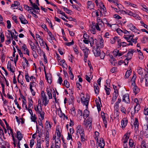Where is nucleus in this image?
I'll return each instance as SVG.
<instances>
[{
	"label": "nucleus",
	"instance_id": "dca6fc26",
	"mask_svg": "<svg viewBox=\"0 0 148 148\" xmlns=\"http://www.w3.org/2000/svg\"><path fill=\"white\" fill-rule=\"evenodd\" d=\"M34 109L37 114L42 110V106L41 104L40 105L39 103L36 106V107H35Z\"/></svg>",
	"mask_w": 148,
	"mask_h": 148
},
{
	"label": "nucleus",
	"instance_id": "a18cd8bd",
	"mask_svg": "<svg viewBox=\"0 0 148 148\" xmlns=\"http://www.w3.org/2000/svg\"><path fill=\"white\" fill-rule=\"evenodd\" d=\"M31 119L32 121L36 122V124H37V122L36 121V119L37 118L36 116V115L35 114L31 115Z\"/></svg>",
	"mask_w": 148,
	"mask_h": 148
},
{
	"label": "nucleus",
	"instance_id": "774afa93",
	"mask_svg": "<svg viewBox=\"0 0 148 148\" xmlns=\"http://www.w3.org/2000/svg\"><path fill=\"white\" fill-rule=\"evenodd\" d=\"M144 113L145 115H148V108L145 107L144 110Z\"/></svg>",
	"mask_w": 148,
	"mask_h": 148
},
{
	"label": "nucleus",
	"instance_id": "9d476101",
	"mask_svg": "<svg viewBox=\"0 0 148 148\" xmlns=\"http://www.w3.org/2000/svg\"><path fill=\"white\" fill-rule=\"evenodd\" d=\"M21 49L24 54H26L28 56H29V51L27 49V45L25 44H23L21 47Z\"/></svg>",
	"mask_w": 148,
	"mask_h": 148
},
{
	"label": "nucleus",
	"instance_id": "7c9ffc66",
	"mask_svg": "<svg viewBox=\"0 0 148 148\" xmlns=\"http://www.w3.org/2000/svg\"><path fill=\"white\" fill-rule=\"evenodd\" d=\"M143 134L146 138L148 137V127L147 126L145 129H143Z\"/></svg>",
	"mask_w": 148,
	"mask_h": 148
},
{
	"label": "nucleus",
	"instance_id": "6ab92c4d",
	"mask_svg": "<svg viewBox=\"0 0 148 148\" xmlns=\"http://www.w3.org/2000/svg\"><path fill=\"white\" fill-rule=\"evenodd\" d=\"M19 19L21 22L23 24H26L28 23L27 20L24 18V16L22 15L19 17Z\"/></svg>",
	"mask_w": 148,
	"mask_h": 148
},
{
	"label": "nucleus",
	"instance_id": "e433bc0d",
	"mask_svg": "<svg viewBox=\"0 0 148 148\" xmlns=\"http://www.w3.org/2000/svg\"><path fill=\"white\" fill-rule=\"evenodd\" d=\"M132 72V71L131 70L127 71L125 75V77L126 78H128L129 76L130 75Z\"/></svg>",
	"mask_w": 148,
	"mask_h": 148
},
{
	"label": "nucleus",
	"instance_id": "f3484780",
	"mask_svg": "<svg viewBox=\"0 0 148 148\" xmlns=\"http://www.w3.org/2000/svg\"><path fill=\"white\" fill-rule=\"evenodd\" d=\"M29 43L30 46V47L32 50L36 53V50L35 48V45L34 43L32 41H29Z\"/></svg>",
	"mask_w": 148,
	"mask_h": 148
},
{
	"label": "nucleus",
	"instance_id": "f03ea898",
	"mask_svg": "<svg viewBox=\"0 0 148 148\" xmlns=\"http://www.w3.org/2000/svg\"><path fill=\"white\" fill-rule=\"evenodd\" d=\"M84 95V94L83 93H82L80 95L81 97V101L83 104L85 105L86 106V108H88V105L89 102V101L87 98L85 97Z\"/></svg>",
	"mask_w": 148,
	"mask_h": 148
},
{
	"label": "nucleus",
	"instance_id": "f257e3e1",
	"mask_svg": "<svg viewBox=\"0 0 148 148\" xmlns=\"http://www.w3.org/2000/svg\"><path fill=\"white\" fill-rule=\"evenodd\" d=\"M97 23L96 25L97 27L96 29L99 31L103 30L105 26L104 24L102 22V20L99 17L97 19Z\"/></svg>",
	"mask_w": 148,
	"mask_h": 148
},
{
	"label": "nucleus",
	"instance_id": "a211bd4d",
	"mask_svg": "<svg viewBox=\"0 0 148 148\" xmlns=\"http://www.w3.org/2000/svg\"><path fill=\"white\" fill-rule=\"evenodd\" d=\"M133 125L134 126L135 130H137L138 129L139 125V123L137 118H135V121Z\"/></svg>",
	"mask_w": 148,
	"mask_h": 148
},
{
	"label": "nucleus",
	"instance_id": "4be33fe9",
	"mask_svg": "<svg viewBox=\"0 0 148 148\" xmlns=\"http://www.w3.org/2000/svg\"><path fill=\"white\" fill-rule=\"evenodd\" d=\"M99 146L101 147V148H104L105 145V143L103 139L102 138L100 139V143H99Z\"/></svg>",
	"mask_w": 148,
	"mask_h": 148
},
{
	"label": "nucleus",
	"instance_id": "a19ab883",
	"mask_svg": "<svg viewBox=\"0 0 148 148\" xmlns=\"http://www.w3.org/2000/svg\"><path fill=\"white\" fill-rule=\"evenodd\" d=\"M38 114L39 115V116L41 117V119L42 120H43L45 116V112L43 111H40V112H39L38 113Z\"/></svg>",
	"mask_w": 148,
	"mask_h": 148
},
{
	"label": "nucleus",
	"instance_id": "20e7f679",
	"mask_svg": "<svg viewBox=\"0 0 148 148\" xmlns=\"http://www.w3.org/2000/svg\"><path fill=\"white\" fill-rule=\"evenodd\" d=\"M121 99L118 98L117 101L114 104V110L116 111V116H119V114L118 113V111L119 110V104L121 102Z\"/></svg>",
	"mask_w": 148,
	"mask_h": 148
},
{
	"label": "nucleus",
	"instance_id": "412c9836",
	"mask_svg": "<svg viewBox=\"0 0 148 148\" xmlns=\"http://www.w3.org/2000/svg\"><path fill=\"white\" fill-rule=\"evenodd\" d=\"M45 129L46 131H50L51 127V125L50 123L47 121L45 124Z\"/></svg>",
	"mask_w": 148,
	"mask_h": 148
},
{
	"label": "nucleus",
	"instance_id": "a878e982",
	"mask_svg": "<svg viewBox=\"0 0 148 148\" xmlns=\"http://www.w3.org/2000/svg\"><path fill=\"white\" fill-rule=\"evenodd\" d=\"M96 27H97L96 25H91L90 27V29L91 31V32L93 34H95L96 32L95 28L96 29Z\"/></svg>",
	"mask_w": 148,
	"mask_h": 148
},
{
	"label": "nucleus",
	"instance_id": "4d7b16f0",
	"mask_svg": "<svg viewBox=\"0 0 148 148\" xmlns=\"http://www.w3.org/2000/svg\"><path fill=\"white\" fill-rule=\"evenodd\" d=\"M2 142L1 143V148L5 147L6 146V142L5 141L3 140L2 139H1Z\"/></svg>",
	"mask_w": 148,
	"mask_h": 148
},
{
	"label": "nucleus",
	"instance_id": "473e14b6",
	"mask_svg": "<svg viewBox=\"0 0 148 148\" xmlns=\"http://www.w3.org/2000/svg\"><path fill=\"white\" fill-rule=\"evenodd\" d=\"M89 114V112L87 110H85L84 111V112L83 113V116L84 118L86 119V118L87 117Z\"/></svg>",
	"mask_w": 148,
	"mask_h": 148
},
{
	"label": "nucleus",
	"instance_id": "c756f323",
	"mask_svg": "<svg viewBox=\"0 0 148 148\" xmlns=\"http://www.w3.org/2000/svg\"><path fill=\"white\" fill-rule=\"evenodd\" d=\"M129 148H132L133 146H135V144L134 140L132 139H130L129 141Z\"/></svg>",
	"mask_w": 148,
	"mask_h": 148
},
{
	"label": "nucleus",
	"instance_id": "de8ad7c7",
	"mask_svg": "<svg viewBox=\"0 0 148 148\" xmlns=\"http://www.w3.org/2000/svg\"><path fill=\"white\" fill-rule=\"evenodd\" d=\"M32 103L33 101L32 100V99H29V102H28V108H31V107L32 106Z\"/></svg>",
	"mask_w": 148,
	"mask_h": 148
},
{
	"label": "nucleus",
	"instance_id": "ea45409f",
	"mask_svg": "<svg viewBox=\"0 0 148 148\" xmlns=\"http://www.w3.org/2000/svg\"><path fill=\"white\" fill-rule=\"evenodd\" d=\"M32 84H33V83H32L31 82L30 83V84H29V86H30L29 88H30V90L31 92L32 93V95L33 96H34L35 94V92L34 91L33 89L32 88V86H33Z\"/></svg>",
	"mask_w": 148,
	"mask_h": 148
},
{
	"label": "nucleus",
	"instance_id": "49530a36",
	"mask_svg": "<svg viewBox=\"0 0 148 148\" xmlns=\"http://www.w3.org/2000/svg\"><path fill=\"white\" fill-rule=\"evenodd\" d=\"M49 131H46V132L45 133V136L46 140H49Z\"/></svg>",
	"mask_w": 148,
	"mask_h": 148
},
{
	"label": "nucleus",
	"instance_id": "e2e57ef3",
	"mask_svg": "<svg viewBox=\"0 0 148 148\" xmlns=\"http://www.w3.org/2000/svg\"><path fill=\"white\" fill-rule=\"evenodd\" d=\"M74 42L72 40V41L70 42H65L64 44L65 45L69 46L71 45H72L74 44Z\"/></svg>",
	"mask_w": 148,
	"mask_h": 148
},
{
	"label": "nucleus",
	"instance_id": "bf43d9fd",
	"mask_svg": "<svg viewBox=\"0 0 148 148\" xmlns=\"http://www.w3.org/2000/svg\"><path fill=\"white\" fill-rule=\"evenodd\" d=\"M47 31L49 36L51 38V40H53V39H54V38L51 32L48 29L47 30Z\"/></svg>",
	"mask_w": 148,
	"mask_h": 148
},
{
	"label": "nucleus",
	"instance_id": "79ce46f5",
	"mask_svg": "<svg viewBox=\"0 0 148 148\" xmlns=\"http://www.w3.org/2000/svg\"><path fill=\"white\" fill-rule=\"evenodd\" d=\"M137 50L138 53L139 55V58L141 60H142L143 58V54L141 52V51L140 50L138 49H137Z\"/></svg>",
	"mask_w": 148,
	"mask_h": 148
},
{
	"label": "nucleus",
	"instance_id": "393cba45",
	"mask_svg": "<svg viewBox=\"0 0 148 148\" xmlns=\"http://www.w3.org/2000/svg\"><path fill=\"white\" fill-rule=\"evenodd\" d=\"M51 89H49L48 88H46V91L48 96L49 99H51L52 98V95L51 94Z\"/></svg>",
	"mask_w": 148,
	"mask_h": 148
},
{
	"label": "nucleus",
	"instance_id": "0eeeda50",
	"mask_svg": "<svg viewBox=\"0 0 148 148\" xmlns=\"http://www.w3.org/2000/svg\"><path fill=\"white\" fill-rule=\"evenodd\" d=\"M95 42L97 47L99 48L103 47V40L102 38H101L99 40L95 39Z\"/></svg>",
	"mask_w": 148,
	"mask_h": 148
},
{
	"label": "nucleus",
	"instance_id": "bb28decb",
	"mask_svg": "<svg viewBox=\"0 0 148 148\" xmlns=\"http://www.w3.org/2000/svg\"><path fill=\"white\" fill-rule=\"evenodd\" d=\"M119 40L117 37L115 36L110 39V43L112 44H114L116 41H117L118 43V41H119Z\"/></svg>",
	"mask_w": 148,
	"mask_h": 148
},
{
	"label": "nucleus",
	"instance_id": "864d4df0",
	"mask_svg": "<svg viewBox=\"0 0 148 148\" xmlns=\"http://www.w3.org/2000/svg\"><path fill=\"white\" fill-rule=\"evenodd\" d=\"M0 38L1 42H3L4 40V35L2 33L0 32Z\"/></svg>",
	"mask_w": 148,
	"mask_h": 148
},
{
	"label": "nucleus",
	"instance_id": "aec40b11",
	"mask_svg": "<svg viewBox=\"0 0 148 148\" xmlns=\"http://www.w3.org/2000/svg\"><path fill=\"white\" fill-rule=\"evenodd\" d=\"M14 3L12 4L11 5V8H14L13 9H17L18 6L20 5V3L17 1H14Z\"/></svg>",
	"mask_w": 148,
	"mask_h": 148
},
{
	"label": "nucleus",
	"instance_id": "2f4dec72",
	"mask_svg": "<svg viewBox=\"0 0 148 148\" xmlns=\"http://www.w3.org/2000/svg\"><path fill=\"white\" fill-rule=\"evenodd\" d=\"M7 68L9 71H10L12 73L14 72L15 69H14L11 68V63L9 62H8V63Z\"/></svg>",
	"mask_w": 148,
	"mask_h": 148
},
{
	"label": "nucleus",
	"instance_id": "58836bf2",
	"mask_svg": "<svg viewBox=\"0 0 148 148\" xmlns=\"http://www.w3.org/2000/svg\"><path fill=\"white\" fill-rule=\"evenodd\" d=\"M140 104H136V105L134 107V110L135 111V112H138L140 110Z\"/></svg>",
	"mask_w": 148,
	"mask_h": 148
},
{
	"label": "nucleus",
	"instance_id": "603ef678",
	"mask_svg": "<svg viewBox=\"0 0 148 148\" xmlns=\"http://www.w3.org/2000/svg\"><path fill=\"white\" fill-rule=\"evenodd\" d=\"M89 42L91 47L93 46L94 43L95 42V40H94L92 38L89 39Z\"/></svg>",
	"mask_w": 148,
	"mask_h": 148
},
{
	"label": "nucleus",
	"instance_id": "7ed1b4c3",
	"mask_svg": "<svg viewBox=\"0 0 148 148\" xmlns=\"http://www.w3.org/2000/svg\"><path fill=\"white\" fill-rule=\"evenodd\" d=\"M41 99L44 103V104L45 106H46L48 104L49 101L47 99V97L43 91L41 92Z\"/></svg>",
	"mask_w": 148,
	"mask_h": 148
},
{
	"label": "nucleus",
	"instance_id": "3c124183",
	"mask_svg": "<svg viewBox=\"0 0 148 148\" xmlns=\"http://www.w3.org/2000/svg\"><path fill=\"white\" fill-rule=\"evenodd\" d=\"M115 5L117 6L118 9L119 10H123L124 9V7L122 5L120 4H119L118 3Z\"/></svg>",
	"mask_w": 148,
	"mask_h": 148
},
{
	"label": "nucleus",
	"instance_id": "37998d69",
	"mask_svg": "<svg viewBox=\"0 0 148 148\" xmlns=\"http://www.w3.org/2000/svg\"><path fill=\"white\" fill-rule=\"evenodd\" d=\"M133 90L134 92L136 95L139 92V90L137 86H134L133 87Z\"/></svg>",
	"mask_w": 148,
	"mask_h": 148
},
{
	"label": "nucleus",
	"instance_id": "09e8293b",
	"mask_svg": "<svg viewBox=\"0 0 148 148\" xmlns=\"http://www.w3.org/2000/svg\"><path fill=\"white\" fill-rule=\"evenodd\" d=\"M146 143L145 141L144 140L142 141L141 144V148H146L147 147L146 146Z\"/></svg>",
	"mask_w": 148,
	"mask_h": 148
},
{
	"label": "nucleus",
	"instance_id": "4468645a",
	"mask_svg": "<svg viewBox=\"0 0 148 148\" xmlns=\"http://www.w3.org/2000/svg\"><path fill=\"white\" fill-rule=\"evenodd\" d=\"M93 51L95 56L96 57L99 56L101 52H100V49L98 47H97L96 48H95L94 49H93Z\"/></svg>",
	"mask_w": 148,
	"mask_h": 148
},
{
	"label": "nucleus",
	"instance_id": "f8f14e48",
	"mask_svg": "<svg viewBox=\"0 0 148 148\" xmlns=\"http://www.w3.org/2000/svg\"><path fill=\"white\" fill-rule=\"evenodd\" d=\"M101 114L104 126L106 128L107 122L106 120V117L107 116V114L104 113L103 112H102Z\"/></svg>",
	"mask_w": 148,
	"mask_h": 148
},
{
	"label": "nucleus",
	"instance_id": "5701e85b",
	"mask_svg": "<svg viewBox=\"0 0 148 148\" xmlns=\"http://www.w3.org/2000/svg\"><path fill=\"white\" fill-rule=\"evenodd\" d=\"M127 121L125 119H123L121 121V125L122 128H124L127 125Z\"/></svg>",
	"mask_w": 148,
	"mask_h": 148
},
{
	"label": "nucleus",
	"instance_id": "6e6552de",
	"mask_svg": "<svg viewBox=\"0 0 148 148\" xmlns=\"http://www.w3.org/2000/svg\"><path fill=\"white\" fill-rule=\"evenodd\" d=\"M127 26L131 31L135 33H137L138 34H140V31L138 29L132 24L130 23Z\"/></svg>",
	"mask_w": 148,
	"mask_h": 148
},
{
	"label": "nucleus",
	"instance_id": "c85d7f7f",
	"mask_svg": "<svg viewBox=\"0 0 148 148\" xmlns=\"http://www.w3.org/2000/svg\"><path fill=\"white\" fill-rule=\"evenodd\" d=\"M94 87L95 93L96 94H98L99 89L97 84H94Z\"/></svg>",
	"mask_w": 148,
	"mask_h": 148
},
{
	"label": "nucleus",
	"instance_id": "1a4fd4ad",
	"mask_svg": "<svg viewBox=\"0 0 148 148\" xmlns=\"http://www.w3.org/2000/svg\"><path fill=\"white\" fill-rule=\"evenodd\" d=\"M119 95V92L118 90L114 91L112 95V98L111 101V103L113 104L116 100V99Z\"/></svg>",
	"mask_w": 148,
	"mask_h": 148
},
{
	"label": "nucleus",
	"instance_id": "6e6d98bb",
	"mask_svg": "<svg viewBox=\"0 0 148 148\" xmlns=\"http://www.w3.org/2000/svg\"><path fill=\"white\" fill-rule=\"evenodd\" d=\"M105 89L106 90V94L107 95H109L110 92V89L107 87L106 86H105Z\"/></svg>",
	"mask_w": 148,
	"mask_h": 148
},
{
	"label": "nucleus",
	"instance_id": "5fc2aeb1",
	"mask_svg": "<svg viewBox=\"0 0 148 148\" xmlns=\"http://www.w3.org/2000/svg\"><path fill=\"white\" fill-rule=\"evenodd\" d=\"M80 137L81 141L82 142L84 141L85 140V135L84 132L81 134Z\"/></svg>",
	"mask_w": 148,
	"mask_h": 148
},
{
	"label": "nucleus",
	"instance_id": "f704fd0d",
	"mask_svg": "<svg viewBox=\"0 0 148 148\" xmlns=\"http://www.w3.org/2000/svg\"><path fill=\"white\" fill-rule=\"evenodd\" d=\"M84 56H85V58H87L89 54V49L87 48L86 49L83 50Z\"/></svg>",
	"mask_w": 148,
	"mask_h": 148
},
{
	"label": "nucleus",
	"instance_id": "680f3d73",
	"mask_svg": "<svg viewBox=\"0 0 148 148\" xmlns=\"http://www.w3.org/2000/svg\"><path fill=\"white\" fill-rule=\"evenodd\" d=\"M45 78L47 80V81H48V82L49 83L51 84V79L50 78H49V79L48 77H47V76L46 75V72L45 70Z\"/></svg>",
	"mask_w": 148,
	"mask_h": 148
},
{
	"label": "nucleus",
	"instance_id": "338daca9",
	"mask_svg": "<svg viewBox=\"0 0 148 148\" xmlns=\"http://www.w3.org/2000/svg\"><path fill=\"white\" fill-rule=\"evenodd\" d=\"M63 8L64 10L67 13L69 14L71 12V10L68 9L67 8L65 7H63Z\"/></svg>",
	"mask_w": 148,
	"mask_h": 148
},
{
	"label": "nucleus",
	"instance_id": "cd10ccee",
	"mask_svg": "<svg viewBox=\"0 0 148 148\" xmlns=\"http://www.w3.org/2000/svg\"><path fill=\"white\" fill-rule=\"evenodd\" d=\"M88 7L90 10L94 8V4L91 1H88L87 2Z\"/></svg>",
	"mask_w": 148,
	"mask_h": 148
},
{
	"label": "nucleus",
	"instance_id": "8fccbe9b",
	"mask_svg": "<svg viewBox=\"0 0 148 148\" xmlns=\"http://www.w3.org/2000/svg\"><path fill=\"white\" fill-rule=\"evenodd\" d=\"M6 128L8 130H10V133H11V135L12 137L13 140H14V136H13V134L12 130L11 129V128H10V127L9 126L8 124L7 126H6Z\"/></svg>",
	"mask_w": 148,
	"mask_h": 148
},
{
	"label": "nucleus",
	"instance_id": "052dcab7",
	"mask_svg": "<svg viewBox=\"0 0 148 148\" xmlns=\"http://www.w3.org/2000/svg\"><path fill=\"white\" fill-rule=\"evenodd\" d=\"M64 86L67 88H68L69 87V82L66 80H64Z\"/></svg>",
	"mask_w": 148,
	"mask_h": 148
},
{
	"label": "nucleus",
	"instance_id": "2eb2a0df",
	"mask_svg": "<svg viewBox=\"0 0 148 148\" xmlns=\"http://www.w3.org/2000/svg\"><path fill=\"white\" fill-rule=\"evenodd\" d=\"M98 98L99 99V101L98 99H96L95 100V102L97 108L98 110V112H99L101 110L100 105L101 106V103L100 98L99 97Z\"/></svg>",
	"mask_w": 148,
	"mask_h": 148
},
{
	"label": "nucleus",
	"instance_id": "9b49d317",
	"mask_svg": "<svg viewBox=\"0 0 148 148\" xmlns=\"http://www.w3.org/2000/svg\"><path fill=\"white\" fill-rule=\"evenodd\" d=\"M133 45L132 43V42L130 43L127 44L126 42H121L120 40H119V41H118V47L119 48L121 46L123 47H125L126 46H129V45Z\"/></svg>",
	"mask_w": 148,
	"mask_h": 148
},
{
	"label": "nucleus",
	"instance_id": "69168bd1",
	"mask_svg": "<svg viewBox=\"0 0 148 148\" xmlns=\"http://www.w3.org/2000/svg\"><path fill=\"white\" fill-rule=\"evenodd\" d=\"M73 50L75 53L76 54H78L79 53L78 50V48L77 47H73Z\"/></svg>",
	"mask_w": 148,
	"mask_h": 148
},
{
	"label": "nucleus",
	"instance_id": "72a5a7b5",
	"mask_svg": "<svg viewBox=\"0 0 148 148\" xmlns=\"http://www.w3.org/2000/svg\"><path fill=\"white\" fill-rule=\"evenodd\" d=\"M83 124L86 127H87L88 126H89V128L91 129L92 128L91 124L90 123H89L86 121H84Z\"/></svg>",
	"mask_w": 148,
	"mask_h": 148
},
{
	"label": "nucleus",
	"instance_id": "423d86ee",
	"mask_svg": "<svg viewBox=\"0 0 148 148\" xmlns=\"http://www.w3.org/2000/svg\"><path fill=\"white\" fill-rule=\"evenodd\" d=\"M31 4L32 6V9L33 10L34 12L38 14L40 12V8L38 7V4H36L32 2H31Z\"/></svg>",
	"mask_w": 148,
	"mask_h": 148
},
{
	"label": "nucleus",
	"instance_id": "c9c22d12",
	"mask_svg": "<svg viewBox=\"0 0 148 148\" xmlns=\"http://www.w3.org/2000/svg\"><path fill=\"white\" fill-rule=\"evenodd\" d=\"M17 138L19 140H21L23 138V136L20 131H18L17 132Z\"/></svg>",
	"mask_w": 148,
	"mask_h": 148
},
{
	"label": "nucleus",
	"instance_id": "13d9d810",
	"mask_svg": "<svg viewBox=\"0 0 148 148\" xmlns=\"http://www.w3.org/2000/svg\"><path fill=\"white\" fill-rule=\"evenodd\" d=\"M79 45L80 46L81 49L82 51L84 50L87 48L86 47H85V45L84 44L81 43Z\"/></svg>",
	"mask_w": 148,
	"mask_h": 148
},
{
	"label": "nucleus",
	"instance_id": "c03bdc74",
	"mask_svg": "<svg viewBox=\"0 0 148 148\" xmlns=\"http://www.w3.org/2000/svg\"><path fill=\"white\" fill-rule=\"evenodd\" d=\"M110 61L112 65L114 66L115 65V64L116 63L115 59L112 56L111 58V59Z\"/></svg>",
	"mask_w": 148,
	"mask_h": 148
},
{
	"label": "nucleus",
	"instance_id": "ddd939ff",
	"mask_svg": "<svg viewBox=\"0 0 148 148\" xmlns=\"http://www.w3.org/2000/svg\"><path fill=\"white\" fill-rule=\"evenodd\" d=\"M129 95L128 94H126L124 95L123 97L122 101L126 103H130Z\"/></svg>",
	"mask_w": 148,
	"mask_h": 148
},
{
	"label": "nucleus",
	"instance_id": "39448f33",
	"mask_svg": "<svg viewBox=\"0 0 148 148\" xmlns=\"http://www.w3.org/2000/svg\"><path fill=\"white\" fill-rule=\"evenodd\" d=\"M121 99L118 98L117 101L114 104V110L116 111V116H119V114L118 113V111L119 110V104L121 102Z\"/></svg>",
	"mask_w": 148,
	"mask_h": 148
},
{
	"label": "nucleus",
	"instance_id": "b1692460",
	"mask_svg": "<svg viewBox=\"0 0 148 148\" xmlns=\"http://www.w3.org/2000/svg\"><path fill=\"white\" fill-rule=\"evenodd\" d=\"M131 132L129 130L123 136V139L127 140L129 139L130 135Z\"/></svg>",
	"mask_w": 148,
	"mask_h": 148
},
{
	"label": "nucleus",
	"instance_id": "4c0bfd02",
	"mask_svg": "<svg viewBox=\"0 0 148 148\" xmlns=\"http://www.w3.org/2000/svg\"><path fill=\"white\" fill-rule=\"evenodd\" d=\"M136 76L134 74L132 79V81H133V82L132 84V86H133V87L136 86V84L134 81L136 79Z\"/></svg>",
	"mask_w": 148,
	"mask_h": 148
},
{
	"label": "nucleus",
	"instance_id": "0e129e2a",
	"mask_svg": "<svg viewBox=\"0 0 148 148\" xmlns=\"http://www.w3.org/2000/svg\"><path fill=\"white\" fill-rule=\"evenodd\" d=\"M105 56V53L103 52L102 51L101 52L99 56H100V58L101 59H103L104 58Z\"/></svg>",
	"mask_w": 148,
	"mask_h": 148
}]
</instances>
